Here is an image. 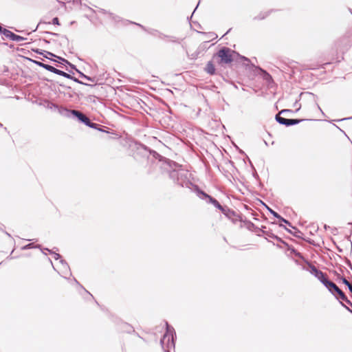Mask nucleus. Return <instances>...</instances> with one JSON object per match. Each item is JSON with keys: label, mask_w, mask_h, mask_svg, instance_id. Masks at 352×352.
<instances>
[{"label": "nucleus", "mask_w": 352, "mask_h": 352, "mask_svg": "<svg viewBox=\"0 0 352 352\" xmlns=\"http://www.w3.org/2000/svg\"><path fill=\"white\" fill-rule=\"evenodd\" d=\"M170 177L179 185L186 187L198 194V186L197 179L192 177V173L188 170L182 168L173 169L170 171Z\"/></svg>", "instance_id": "1"}, {"label": "nucleus", "mask_w": 352, "mask_h": 352, "mask_svg": "<svg viewBox=\"0 0 352 352\" xmlns=\"http://www.w3.org/2000/svg\"><path fill=\"white\" fill-rule=\"evenodd\" d=\"M166 324V331L163 336L162 338L160 340V343L162 347L164 352H170V349L175 348V342H174V333L175 331L173 328L168 326L167 323Z\"/></svg>", "instance_id": "2"}, {"label": "nucleus", "mask_w": 352, "mask_h": 352, "mask_svg": "<svg viewBox=\"0 0 352 352\" xmlns=\"http://www.w3.org/2000/svg\"><path fill=\"white\" fill-rule=\"evenodd\" d=\"M235 55V52L228 47H223L217 53V56L220 59L219 62L221 64L232 63Z\"/></svg>", "instance_id": "3"}, {"label": "nucleus", "mask_w": 352, "mask_h": 352, "mask_svg": "<svg viewBox=\"0 0 352 352\" xmlns=\"http://www.w3.org/2000/svg\"><path fill=\"white\" fill-rule=\"evenodd\" d=\"M289 110H286V109H284V110H282L279 114H277L276 116V120L280 124H283V125H285V126H292V125H294V124H298L300 120H297V119H287V118H285L283 117H281L280 116V113H283L284 112H286V111H288Z\"/></svg>", "instance_id": "4"}, {"label": "nucleus", "mask_w": 352, "mask_h": 352, "mask_svg": "<svg viewBox=\"0 0 352 352\" xmlns=\"http://www.w3.org/2000/svg\"><path fill=\"white\" fill-rule=\"evenodd\" d=\"M60 113L64 116L69 118L71 117L72 116H74L76 117L80 122H82L84 120V118L85 117V115H84L82 113L77 110H69L67 109H60Z\"/></svg>", "instance_id": "5"}, {"label": "nucleus", "mask_w": 352, "mask_h": 352, "mask_svg": "<svg viewBox=\"0 0 352 352\" xmlns=\"http://www.w3.org/2000/svg\"><path fill=\"white\" fill-rule=\"evenodd\" d=\"M199 199L204 200L206 204H212L217 209L221 208V204L216 199L201 190H199Z\"/></svg>", "instance_id": "6"}, {"label": "nucleus", "mask_w": 352, "mask_h": 352, "mask_svg": "<svg viewBox=\"0 0 352 352\" xmlns=\"http://www.w3.org/2000/svg\"><path fill=\"white\" fill-rule=\"evenodd\" d=\"M228 219L231 220L233 223H236L239 221V215L236 212L228 208V207H223L221 205V208H218Z\"/></svg>", "instance_id": "7"}, {"label": "nucleus", "mask_w": 352, "mask_h": 352, "mask_svg": "<svg viewBox=\"0 0 352 352\" xmlns=\"http://www.w3.org/2000/svg\"><path fill=\"white\" fill-rule=\"evenodd\" d=\"M56 265L61 276L66 277L67 275L70 274L69 265L63 260H60L59 263H56Z\"/></svg>", "instance_id": "8"}, {"label": "nucleus", "mask_w": 352, "mask_h": 352, "mask_svg": "<svg viewBox=\"0 0 352 352\" xmlns=\"http://www.w3.org/2000/svg\"><path fill=\"white\" fill-rule=\"evenodd\" d=\"M324 285L335 296H336V294L341 290L334 283L329 279Z\"/></svg>", "instance_id": "9"}, {"label": "nucleus", "mask_w": 352, "mask_h": 352, "mask_svg": "<svg viewBox=\"0 0 352 352\" xmlns=\"http://www.w3.org/2000/svg\"><path fill=\"white\" fill-rule=\"evenodd\" d=\"M46 70L47 71H50L51 72H53L56 74H58V75H60V76H62L65 78H69V79H72V77L71 76V75L67 74L66 72H63V71H61V70H59L50 65H48Z\"/></svg>", "instance_id": "10"}, {"label": "nucleus", "mask_w": 352, "mask_h": 352, "mask_svg": "<svg viewBox=\"0 0 352 352\" xmlns=\"http://www.w3.org/2000/svg\"><path fill=\"white\" fill-rule=\"evenodd\" d=\"M98 12L100 14H104L105 16H107L108 19H111L115 22H118L119 21V17L118 16H116L112 13L108 12L103 9H100Z\"/></svg>", "instance_id": "11"}, {"label": "nucleus", "mask_w": 352, "mask_h": 352, "mask_svg": "<svg viewBox=\"0 0 352 352\" xmlns=\"http://www.w3.org/2000/svg\"><path fill=\"white\" fill-rule=\"evenodd\" d=\"M78 72L80 74V76L82 78H85V79H86V80H87L89 81H90L91 82H92V83H94L95 85L102 84V82L100 81V80L98 77H96V76L95 77H89V76H87L85 75L84 74H82L80 72Z\"/></svg>", "instance_id": "12"}, {"label": "nucleus", "mask_w": 352, "mask_h": 352, "mask_svg": "<svg viewBox=\"0 0 352 352\" xmlns=\"http://www.w3.org/2000/svg\"><path fill=\"white\" fill-rule=\"evenodd\" d=\"M337 295L338 296H336L337 298H339L344 302H346L348 305L352 306V302L348 299L346 296L344 294V293L340 290Z\"/></svg>", "instance_id": "13"}, {"label": "nucleus", "mask_w": 352, "mask_h": 352, "mask_svg": "<svg viewBox=\"0 0 352 352\" xmlns=\"http://www.w3.org/2000/svg\"><path fill=\"white\" fill-rule=\"evenodd\" d=\"M315 277L317 278L323 285H324L326 281L328 280L326 274L323 273L322 271H320Z\"/></svg>", "instance_id": "14"}, {"label": "nucleus", "mask_w": 352, "mask_h": 352, "mask_svg": "<svg viewBox=\"0 0 352 352\" xmlns=\"http://www.w3.org/2000/svg\"><path fill=\"white\" fill-rule=\"evenodd\" d=\"M3 35H4L6 38H9L10 40L12 41L13 39V37L14 36V34L7 30V29H3L2 33H1Z\"/></svg>", "instance_id": "15"}, {"label": "nucleus", "mask_w": 352, "mask_h": 352, "mask_svg": "<svg viewBox=\"0 0 352 352\" xmlns=\"http://www.w3.org/2000/svg\"><path fill=\"white\" fill-rule=\"evenodd\" d=\"M205 69L210 74H214L215 72L214 66L210 62L207 64Z\"/></svg>", "instance_id": "16"}, {"label": "nucleus", "mask_w": 352, "mask_h": 352, "mask_svg": "<svg viewBox=\"0 0 352 352\" xmlns=\"http://www.w3.org/2000/svg\"><path fill=\"white\" fill-rule=\"evenodd\" d=\"M197 9H198V4L196 6V7H195V10H194L191 16H190V25L191 28L195 30V31H197V30L195 28H196V23L192 21V17L194 16L195 13Z\"/></svg>", "instance_id": "17"}, {"label": "nucleus", "mask_w": 352, "mask_h": 352, "mask_svg": "<svg viewBox=\"0 0 352 352\" xmlns=\"http://www.w3.org/2000/svg\"><path fill=\"white\" fill-rule=\"evenodd\" d=\"M310 267V273L314 275V276H316L318 273L320 272V270H318L314 265H309Z\"/></svg>", "instance_id": "18"}, {"label": "nucleus", "mask_w": 352, "mask_h": 352, "mask_svg": "<svg viewBox=\"0 0 352 352\" xmlns=\"http://www.w3.org/2000/svg\"><path fill=\"white\" fill-rule=\"evenodd\" d=\"M263 234H265L267 236H268V237H270V238H271V239H277V240H280V239H279L278 236H275V235H274V234L271 231H270V230H267V231H265V230H263Z\"/></svg>", "instance_id": "19"}, {"label": "nucleus", "mask_w": 352, "mask_h": 352, "mask_svg": "<svg viewBox=\"0 0 352 352\" xmlns=\"http://www.w3.org/2000/svg\"><path fill=\"white\" fill-rule=\"evenodd\" d=\"M47 107L51 109L58 110L59 113H60V109H63V107H59L57 104H54L52 102H50L47 104Z\"/></svg>", "instance_id": "20"}, {"label": "nucleus", "mask_w": 352, "mask_h": 352, "mask_svg": "<svg viewBox=\"0 0 352 352\" xmlns=\"http://www.w3.org/2000/svg\"><path fill=\"white\" fill-rule=\"evenodd\" d=\"M25 38L14 34L12 41L16 42H21L25 41Z\"/></svg>", "instance_id": "21"}, {"label": "nucleus", "mask_w": 352, "mask_h": 352, "mask_svg": "<svg viewBox=\"0 0 352 352\" xmlns=\"http://www.w3.org/2000/svg\"><path fill=\"white\" fill-rule=\"evenodd\" d=\"M34 63L36 65H38V66H40V67H43V68H44V69H47V66H48V65H47V64H45V63H41V62L36 61V60H34Z\"/></svg>", "instance_id": "22"}, {"label": "nucleus", "mask_w": 352, "mask_h": 352, "mask_svg": "<svg viewBox=\"0 0 352 352\" xmlns=\"http://www.w3.org/2000/svg\"><path fill=\"white\" fill-rule=\"evenodd\" d=\"M82 122H83L87 126H89L91 124V121L86 116L84 118V120Z\"/></svg>", "instance_id": "23"}, {"label": "nucleus", "mask_w": 352, "mask_h": 352, "mask_svg": "<svg viewBox=\"0 0 352 352\" xmlns=\"http://www.w3.org/2000/svg\"><path fill=\"white\" fill-rule=\"evenodd\" d=\"M268 210L270 212V213L272 214L275 217H276L277 219L280 218V216L276 212L274 211L270 208H268Z\"/></svg>", "instance_id": "24"}, {"label": "nucleus", "mask_w": 352, "mask_h": 352, "mask_svg": "<svg viewBox=\"0 0 352 352\" xmlns=\"http://www.w3.org/2000/svg\"><path fill=\"white\" fill-rule=\"evenodd\" d=\"M53 258H54V260L58 261V262L60 261V260H62L60 258V254H58L57 253H53Z\"/></svg>", "instance_id": "25"}, {"label": "nucleus", "mask_w": 352, "mask_h": 352, "mask_svg": "<svg viewBox=\"0 0 352 352\" xmlns=\"http://www.w3.org/2000/svg\"><path fill=\"white\" fill-rule=\"evenodd\" d=\"M37 247H39V245H36V246H34L32 243H30V244H28L27 245H25L23 249H30V248H37Z\"/></svg>", "instance_id": "26"}, {"label": "nucleus", "mask_w": 352, "mask_h": 352, "mask_svg": "<svg viewBox=\"0 0 352 352\" xmlns=\"http://www.w3.org/2000/svg\"><path fill=\"white\" fill-rule=\"evenodd\" d=\"M341 279L342 283L346 286H348V287H349V285H351V284L345 278L342 277Z\"/></svg>", "instance_id": "27"}, {"label": "nucleus", "mask_w": 352, "mask_h": 352, "mask_svg": "<svg viewBox=\"0 0 352 352\" xmlns=\"http://www.w3.org/2000/svg\"><path fill=\"white\" fill-rule=\"evenodd\" d=\"M280 221H281L282 222H284L285 223L287 224L288 226H291V223L286 219H285L284 218H283L281 216H280V218H278Z\"/></svg>", "instance_id": "28"}, {"label": "nucleus", "mask_w": 352, "mask_h": 352, "mask_svg": "<svg viewBox=\"0 0 352 352\" xmlns=\"http://www.w3.org/2000/svg\"><path fill=\"white\" fill-rule=\"evenodd\" d=\"M266 16H267V14H260L257 17H256V19H265Z\"/></svg>", "instance_id": "29"}, {"label": "nucleus", "mask_w": 352, "mask_h": 352, "mask_svg": "<svg viewBox=\"0 0 352 352\" xmlns=\"http://www.w3.org/2000/svg\"><path fill=\"white\" fill-rule=\"evenodd\" d=\"M52 23L54 25H59L58 19L57 17L54 18L52 19Z\"/></svg>", "instance_id": "30"}, {"label": "nucleus", "mask_w": 352, "mask_h": 352, "mask_svg": "<svg viewBox=\"0 0 352 352\" xmlns=\"http://www.w3.org/2000/svg\"><path fill=\"white\" fill-rule=\"evenodd\" d=\"M97 125V124L91 122V124L88 126L93 129H96Z\"/></svg>", "instance_id": "31"}, {"label": "nucleus", "mask_w": 352, "mask_h": 352, "mask_svg": "<svg viewBox=\"0 0 352 352\" xmlns=\"http://www.w3.org/2000/svg\"><path fill=\"white\" fill-rule=\"evenodd\" d=\"M61 60L65 62L67 64H69L72 67H74V65H71L67 60L61 58Z\"/></svg>", "instance_id": "32"}, {"label": "nucleus", "mask_w": 352, "mask_h": 352, "mask_svg": "<svg viewBox=\"0 0 352 352\" xmlns=\"http://www.w3.org/2000/svg\"><path fill=\"white\" fill-rule=\"evenodd\" d=\"M210 38H211V40H214V39H215L216 36H214V34H211L210 35Z\"/></svg>", "instance_id": "33"}, {"label": "nucleus", "mask_w": 352, "mask_h": 352, "mask_svg": "<svg viewBox=\"0 0 352 352\" xmlns=\"http://www.w3.org/2000/svg\"><path fill=\"white\" fill-rule=\"evenodd\" d=\"M199 36L201 35L203 37H206V36L205 33L201 32H199Z\"/></svg>", "instance_id": "34"}, {"label": "nucleus", "mask_w": 352, "mask_h": 352, "mask_svg": "<svg viewBox=\"0 0 352 352\" xmlns=\"http://www.w3.org/2000/svg\"><path fill=\"white\" fill-rule=\"evenodd\" d=\"M74 80H75L76 82H78V83L84 84V85H88V84H87V83L82 82L79 81V80H77V79H74Z\"/></svg>", "instance_id": "35"}, {"label": "nucleus", "mask_w": 352, "mask_h": 352, "mask_svg": "<svg viewBox=\"0 0 352 352\" xmlns=\"http://www.w3.org/2000/svg\"><path fill=\"white\" fill-rule=\"evenodd\" d=\"M241 58H242V59H244V60H245V61H247V62H250V60H249L248 58H245V57H244V56H242V57H241Z\"/></svg>", "instance_id": "36"}, {"label": "nucleus", "mask_w": 352, "mask_h": 352, "mask_svg": "<svg viewBox=\"0 0 352 352\" xmlns=\"http://www.w3.org/2000/svg\"><path fill=\"white\" fill-rule=\"evenodd\" d=\"M341 304H342V306H344V307H346V308L347 309V310H349V311H350L351 312H352V311H351V310H350V309H349V307H347L346 306H345L342 302H341Z\"/></svg>", "instance_id": "37"}, {"label": "nucleus", "mask_w": 352, "mask_h": 352, "mask_svg": "<svg viewBox=\"0 0 352 352\" xmlns=\"http://www.w3.org/2000/svg\"><path fill=\"white\" fill-rule=\"evenodd\" d=\"M199 40H203L204 41V43H207V41H205V38H200L199 37Z\"/></svg>", "instance_id": "38"}, {"label": "nucleus", "mask_w": 352, "mask_h": 352, "mask_svg": "<svg viewBox=\"0 0 352 352\" xmlns=\"http://www.w3.org/2000/svg\"><path fill=\"white\" fill-rule=\"evenodd\" d=\"M4 28L0 25V33L1 34Z\"/></svg>", "instance_id": "39"}, {"label": "nucleus", "mask_w": 352, "mask_h": 352, "mask_svg": "<svg viewBox=\"0 0 352 352\" xmlns=\"http://www.w3.org/2000/svg\"><path fill=\"white\" fill-rule=\"evenodd\" d=\"M36 52L37 53L41 54H43L42 52H38V50H37Z\"/></svg>", "instance_id": "40"}, {"label": "nucleus", "mask_w": 352, "mask_h": 352, "mask_svg": "<svg viewBox=\"0 0 352 352\" xmlns=\"http://www.w3.org/2000/svg\"><path fill=\"white\" fill-rule=\"evenodd\" d=\"M48 54L51 55V56H54L53 54L50 53V52H47Z\"/></svg>", "instance_id": "41"}, {"label": "nucleus", "mask_w": 352, "mask_h": 352, "mask_svg": "<svg viewBox=\"0 0 352 352\" xmlns=\"http://www.w3.org/2000/svg\"><path fill=\"white\" fill-rule=\"evenodd\" d=\"M168 164L169 166H171V164H170V162H168Z\"/></svg>", "instance_id": "42"}, {"label": "nucleus", "mask_w": 352, "mask_h": 352, "mask_svg": "<svg viewBox=\"0 0 352 352\" xmlns=\"http://www.w3.org/2000/svg\"><path fill=\"white\" fill-rule=\"evenodd\" d=\"M351 14H352V11H351Z\"/></svg>", "instance_id": "43"}]
</instances>
